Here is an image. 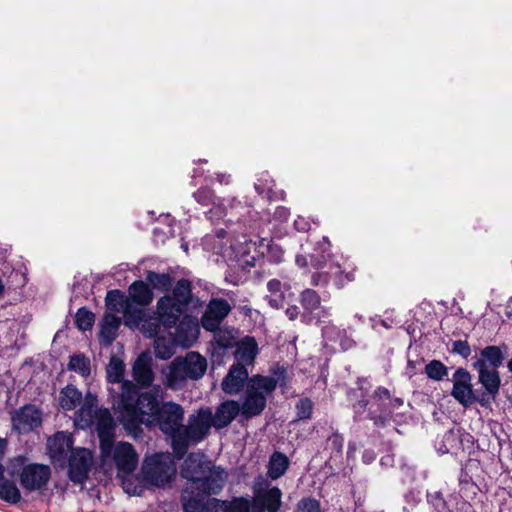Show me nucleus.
Wrapping results in <instances>:
<instances>
[{"mask_svg":"<svg viewBox=\"0 0 512 512\" xmlns=\"http://www.w3.org/2000/svg\"><path fill=\"white\" fill-rule=\"evenodd\" d=\"M82 393L74 386L64 387L59 394V405L63 410L71 411L83 403Z\"/></svg>","mask_w":512,"mask_h":512,"instance_id":"obj_32","label":"nucleus"},{"mask_svg":"<svg viewBox=\"0 0 512 512\" xmlns=\"http://www.w3.org/2000/svg\"><path fill=\"white\" fill-rule=\"evenodd\" d=\"M503 360V353L499 347L487 346L481 351L480 357L475 362H483L489 368L497 369L502 365Z\"/></svg>","mask_w":512,"mask_h":512,"instance_id":"obj_37","label":"nucleus"},{"mask_svg":"<svg viewBox=\"0 0 512 512\" xmlns=\"http://www.w3.org/2000/svg\"><path fill=\"white\" fill-rule=\"evenodd\" d=\"M151 366L152 359L146 353L139 355L133 365V377L142 387L150 386L154 380V374Z\"/></svg>","mask_w":512,"mask_h":512,"instance_id":"obj_28","label":"nucleus"},{"mask_svg":"<svg viewBox=\"0 0 512 512\" xmlns=\"http://www.w3.org/2000/svg\"><path fill=\"white\" fill-rule=\"evenodd\" d=\"M106 416L111 420V427H115L110 412L107 409H99L97 398L88 393L84 397L80 409L75 413L74 425L79 429H87L94 426L99 436L100 428H102Z\"/></svg>","mask_w":512,"mask_h":512,"instance_id":"obj_14","label":"nucleus"},{"mask_svg":"<svg viewBox=\"0 0 512 512\" xmlns=\"http://www.w3.org/2000/svg\"><path fill=\"white\" fill-rule=\"evenodd\" d=\"M285 314L289 320H295L299 315V309L297 306H290L286 309Z\"/></svg>","mask_w":512,"mask_h":512,"instance_id":"obj_54","label":"nucleus"},{"mask_svg":"<svg viewBox=\"0 0 512 512\" xmlns=\"http://www.w3.org/2000/svg\"><path fill=\"white\" fill-rule=\"evenodd\" d=\"M226 233L220 230L215 236H207L204 241L205 248L222 255L228 262L236 263L240 268L253 267L256 260L261 257L259 241H254L247 235L235 237L229 247L223 243Z\"/></svg>","mask_w":512,"mask_h":512,"instance_id":"obj_5","label":"nucleus"},{"mask_svg":"<svg viewBox=\"0 0 512 512\" xmlns=\"http://www.w3.org/2000/svg\"><path fill=\"white\" fill-rule=\"evenodd\" d=\"M259 238V250L262 252L261 257L266 256L271 262L279 263L283 259V249L275 244L271 239L266 237Z\"/></svg>","mask_w":512,"mask_h":512,"instance_id":"obj_36","label":"nucleus"},{"mask_svg":"<svg viewBox=\"0 0 512 512\" xmlns=\"http://www.w3.org/2000/svg\"><path fill=\"white\" fill-rule=\"evenodd\" d=\"M174 346L176 343H174L173 337L169 340L157 337L154 341L156 357L163 360L170 358L174 354Z\"/></svg>","mask_w":512,"mask_h":512,"instance_id":"obj_41","label":"nucleus"},{"mask_svg":"<svg viewBox=\"0 0 512 512\" xmlns=\"http://www.w3.org/2000/svg\"><path fill=\"white\" fill-rule=\"evenodd\" d=\"M181 476L188 481L185 490H188L191 495L197 493L202 495L218 494L227 480L226 471L212 465L201 453H191L185 459L181 468Z\"/></svg>","mask_w":512,"mask_h":512,"instance_id":"obj_3","label":"nucleus"},{"mask_svg":"<svg viewBox=\"0 0 512 512\" xmlns=\"http://www.w3.org/2000/svg\"><path fill=\"white\" fill-rule=\"evenodd\" d=\"M330 243L327 238H323L321 252L316 250L309 256L297 254L295 263L300 268L311 267L318 270L311 277V284L315 286H325L331 280L338 288H342L355 279V266L343 255L331 254L328 251Z\"/></svg>","mask_w":512,"mask_h":512,"instance_id":"obj_2","label":"nucleus"},{"mask_svg":"<svg viewBox=\"0 0 512 512\" xmlns=\"http://www.w3.org/2000/svg\"><path fill=\"white\" fill-rule=\"evenodd\" d=\"M194 197L203 206L212 204V208L207 212L211 221L224 219L229 216L227 221L232 222L234 218L240 219L244 217L242 211L244 206L235 198L216 199L213 192L209 188H201L194 193Z\"/></svg>","mask_w":512,"mask_h":512,"instance_id":"obj_12","label":"nucleus"},{"mask_svg":"<svg viewBox=\"0 0 512 512\" xmlns=\"http://www.w3.org/2000/svg\"><path fill=\"white\" fill-rule=\"evenodd\" d=\"M404 404L403 400L401 398H394L389 400V407L391 409H397L401 407Z\"/></svg>","mask_w":512,"mask_h":512,"instance_id":"obj_55","label":"nucleus"},{"mask_svg":"<svg viewBox=\"0 0 512 512\" xmlns=\"http://www.w3.org/2000/svg\"><path fill=\"white\" fill-rule=\"evenodd\" d=\"M131 385H126V392L120 400V407H124L126 412L120 418L127 430H135L140 423L149 427L158 426L160 430L169 435L172 439V447L175 452L176 435L180 433L184 411L179 404L166 402L159 407V398H162V388L153 387L152 390L144 392L137 397L134 403L131 394Z\"/></svg>","mask_w":512,"mask_h":512,"instance_id":"obj_1","label":"nucleus"},{"mask_svg":"<svg viewBox=\"0 0 512 512\" xmlns=\"http://www.w3.org/2000/svg\"><path fill=\"white\" fill-rule=\"evenodd\" d=\"M289 465V460L287 456L282 453L275 452L269 461L268 465V475L271 479L280 478L287 470Z\"/></svg>","mask_w":512,"mask_h":512,"instance_id":"obj_38","label":"nucleus"},{"mask_svg":"<svg viewBox=\"0 0 512 512\" xmlns=\"http://www.w3.org/2000/svg\"><path fill=\"white\" fill-rule=\"evenodd\" d=\"M230 310L231 307L226 300H211L201 320L203 328L207 331L217 330Z\"/></svg>","mask_w":512,"mask_h":512,"instance_id":"obj_21","label":"nucleus"},{"mask_svg":"<svg viewBox=\"0 0 512 512\" xmlns=\"http://www.w3.org/2000/svg\"><path fill=\"white\" fill-rule=\"evenodd\" d=\"M453 351L460 354L463 357H468L470 355V347L465 341H456L453 345Z\"/></svg>","mask_w":512,"mask_h":512,"instance_id":"obj_50","label":"nucleus"},{"mask_svg":"<svg viewBox=\"0 0 512 512\" xmlns=\"http://www.w3.org/2000/svg\"><path fill=\"white\" fill-rule=\"evenodd\" d=\"M157 318H153L148 312L147 316L150 319H153L158 325L156 333L152 336H156L159 329L160 324H162L165 328H172L179 321L182 316L185 308L175 302L170 296H163L157 301Z\"/></svg>","mask_w":512,"mask_h":512,"instance_id":"obj_17","label":"nucleus"},{"mask_svg":"<svg viewBox=\"0 0 512 512\" xmlns=\"http://www.w3.org/2000/svg\"><path fill=\"white\" fill-rule=\"evenodd\" d=\"M124 369L125 365L123 361L115 356L111 357L106 369L107 379L108 382L111 384L109 391L112 397L113 407L119 413L120 418L126 412L124 407H120V405H118L120 403V400L122 399V396H124L126 392V385L130 384L132 386L131 394L133 395L132 397L134 398V403L137 401V397L140 396L135 385L132 382L123 381Z\"/></svg>","mask_w":512,"mask_h":512,"instance_id":"obj_13","label":"nucleus"},{"mask_svg":"<svg viewBox=\"0 0 512 512\" xmlns=\"http://www.w3.org/2000/svg\"><path fill=\"white\" fill-rule=\"evenodd\" d=\"M425 372L430 379L440 381L447 375V368L440 361L433 360L426 365Z\"/></svg>","mask_w":512,"mask_h":512,"instance_id":"obj_44","label":"nucleus"},{"mask_svg":"<svg viewBox=\"0 0 512 512\" xmlns=\"http://www.w3.org/2000/svg\"><path fill=\"white\" fill-rule=\"evenodd\" d=\"M374 458L375 456L373 453L365 452V454L363 455V459L366 463L371 462L372 460H374Z\"/></svg>","mask_w":512,"mask_h":512,"instance_id":"obj_59","label":"nucleus"},{"mask_svg":"<svg viewBox=\"0 0 512 512\" xmlns=\"http://www.w3.org/2000/svg\"><path fill=\"white\" fill-rule=\"evenodd\" d=\"M94 321H95V316L91 311H89L85 308L78 309L76 316H75V324L79 330H81V331L90 330L94 324Z\"/></svg>","mask_w":512,"mask_h":512,"instance_id":"obj_43","label":"nucleus"},{"mask_svg":"<svg viewBox=\"0 0 512 512\" xmlns=\"http://www.w3.org/2000/svg\"><path fill=\"white\" fill-rule=\"evenodd\" d=\"M217 181L220 183V184H229L230 183V178L231 176L228 175V174H217Z\"/></svg>","mask_w":512,"mask_h":512,"instance_id":"obj_56","label":"nucleus"},{"mask_svg":"<svg viewBox=\"0 0 512 512\" xmlns=\"http://www.w3.org/2000/svg\"><path fill=\"white\" fill-rule=\"evenodd\" d=\"M68 368L82 377H87L90 374V361L84 355L76 354L71 356Z\"/></svg>","mask_w":512,"mask_h":512,"instance_id":"obj_42","label":"nucleus"},{"mask_svg":"<svg viewBox=\"0 0 512 512\" xmlns=\"http://www.w3.org/2000/svg\"><path fill=\"white\" fill-rule=\"evenodd\" d=\"M121 324V318L115 314L106 313L100 325L99 341L104 346L112 344Z\"/></svg>","mask_w":512,"mask_h":512,"instance_id":"obj_31","label":"nucleus"},{"mask_svg":"<svg viewBox=\"0 0 512 512\" xmlns=\"http://www.w3.org/2000/svg\"><path fill=\"white\" fill-rule=\"evenodd\" d=\"M366 406H367V402H366V401H364V400H362V401H359V402L354 406V408H355V411H356V412L360 413V412H362V411H364V410H365Z\"/></svg>","mask_w":512,"mask_h":512,"instance_id":"obj_58","label":"nucleus"},{"mask_svg":"<svg viewBox=\"0 0 512 512\" xmlns=\"http://www.w3.org/2000/svg\"><path fill=\"white\" fill-rule=\"evenodd\" d=\"M240 412V404L234 400L221 403L215 413H212L213 427L222 429L227 427Z\"/></svg>","mask_w":512,"mask_h":512,"instance_id":"obj_26","label":"nucleus"},{"mask_svg":"<svg viewBox=\"0 0 512 512\" xmlns=\"http://www.w3.org/2000/svg\"><path fill=\"white\" fill-rule=\"evenodd\" d=\"M213 427L212 410L209 407L200 408L189 416L188 424L176 435L175 454L182 458L191 444L201 442Z\"/></svg>","mask_w":512,"mask_h":512,"instance_id":"obj_9","label":"nucleus"},{"mask_svg":"<svg viewBox=\"0 0 512 512\" xmlns=\"http://www.w3.org/2000/svg\"><path fill=\"white\" fill-rule=\"evenodd\" d=\"M283 372L275 376L255 375L249 379L239 412L244 418L248 419L261 414L266 406L267 396L275 390Z\"/></svg>","mask_w":512,"mask_h":512,"instance_id":"obj_8","label":"nucleus"},{"mask_svg":"<svg viewBox=\"0 0 512 512\" xmlns=\"http://www.w3.org/2000/svg\"><path fill=\"white\" fill-rule=\"evenodd\" d=\"M313 410V403L308 398L300 399L296 404L297 420L310 419Z\"/></svg>","mask_w":512,"mask_h":512,"instance_id":"obj_46","label":"nucleus"},{"mask_svg":"<svg viewBox=\"0 0 512 512\" xmlns=\"http://www.w3.org/2000/svg\"><path fill=\"white\" fill-rule=\"evenodd\" d=\"M371 328L378 332L379 326L385 328V329H391L393 326V321H388L384 319H379L377 317L370 318Z\"/></svg>","mask_w":512,"mask_h":512,"instance_id":"obj_49","label":"nucleus"},{"mask_svg":"<svg viewBox=\"0 0 512 512\" xmlns=\"http://www.w3.org/2000/svg\"><path fill=\"white\" fill-rule=\"evenodd\" d=\"M73 439L72 435L67 432H57L47 441V448L53 463L63 465L67 453L72 451Z\"/></svg>","mask_w":512,"mask_h":512,"instance_id":"obj_23","label":"nucleus"},{"mask_svg":"<svg viewBox=\"0 0 512 512\" xmlns=\"http://www.w3.org/2000/svg\"><path fill=\"white\" fill-rule=\"evenodd\" d=\"M248 214H249V218H250L251 220L257 221V219H254V215H252V211H250V210H249V211H248Z\"/></svg>","mask_w":512,"mask_h":512,"instance_id":"obj_64","label":"nucleus"},{"mask_svg":"<svg viewBox=\"0 0 512 512\" xmlns=\"http://www.w3.org/2000/svg\"><path fill=\"white\" fill-rule=\"evenodd\" d=\"M200 332L198 319L189 315L182 318L173 335L176 345L188 348L198 339Z\"/></svg>","mask_w":512,"mask_h":512,"instance_id":"obj_20","label":"nucleus"},{"mask_svg":"<svg viewBox=\"0 0 512 512\" xmlns=\"http://www.w3.org/2000/svg\"><path fill=\"white\" fill-rule=\"evenodd\" d=\"M471 380L470 373L463 368H458L452 377L453 388L451 395L465 408L471 406L476 401Z\"/></svg>","mask_w":512,"mask_h":512,"instance_id":"obj_18","label":"nucleus"},{"mask_svg":"<svg viewBox=\"0 0 512 512\" xmlns=\"http://www.w3.org/2000/svg\"><path fill=\"white\" fill-rule=\"evenodd\" d=\"M328 445L339 452L343 446V439L339 435H333L328 439Z\"/></svg>","mask_w":512,"mask_h":512,"instance_id":"obj_52","label":"nucleus"},{"mask_svg":"<svg viewBox=\"0 0 512 512\" xmlns=\"http://www.w3.org/2000/svg\"><path fill=\"white\" fill-rule=\"evenodd\" d=\"M94 465L92 451L86 448H76L71 451L68 460V473L72 482L83 484Z\"/></svg>","mask_w":512,"mask_h":512,"instance_id":"obj_16","label":"nucleus"},{"mask_svg":"<svg viewBox=\"0 0 512 512\" xmlns=\"http://www.w3.org/2000/svg\"><path fill=\"white\" fill-rule=\"evenodd\" d=\"M374 398L378 401L390 400V393L386 388L379 387L374 392Z\"/></svg>","mask_w":512,"mask_h":512,"instance_id":"obj_53","label":"nucleus"},{"mask_svg":"<svg viewBox=\"0 0 512 512\" xmlns=\"http://www.w3.org/2000/svg\"><path fill=\"white\" fill-rule=\"evenodd\" d=\"M169 296L185 308L191 296L190 283L184 279L179 280L173 289L172 295Z\"/></svg>","mask_w":512,"mask_h":512,"instance_id":"obj_40","label":"nucleus"},{"mask_svg":"<svg viewBox=\"0 0 512 512\" xmlns=\"http://www.w3.org/2000/svg\"><path fill=\"white\" fill-rule=\"evenodd\" d=\"M147 281L153 287L158 289H167L170 286V278L165 274L149 272L147 275Z\"/></svg>","mask_w":512,"mask_h":512,"instance_id":"obj_47","label":"nucleus"},{"mask_svg":"<svg viewBox=\"0 0 512 512\" xmlns=\"http://www.w3.org/2000/svg\"><path fill=\"white\" fill-rule=\"evenodd\" d=\"M255 190L259 195H262L269 200L276 197V193L273 191L274 188V181L269 176L268 173H261L255 184H254Z\"/></svg>","mask_w":512,"mask_h":512,"instance_id":"obj_39","label":"nucleus"},{"mask_svg":"<svg viewBox=\"0 0 512 512\" xmlns=\"http://www.w3.org/2000/svg\"><path fill=\"white\" fill-rule=\"evenodd\" d=\"M282 492L268 480L259 477L253 484L252 512H278Z\"/></svg>","mask_w":512,"mask_h":512,"instance_id":"obj_15","label":"nucleus"},{"mask_svg":"<svg viewBox=\"0 0 512 512\" xmlns=\"http://www.w3.org/2000/svg\"><path fill=\"white\" fill-rule=\"evenodd\" d=\"M354 318L358 319V320H359V321H361V322H363V321H364L363 316H362V315H360V314H355V315H354Z\"/></svg>","mask_w":512,"mask_h":512,"instance_id":"obj_62","label":"nucleus"},{"mask_svg":"<svg viewBox=\"0 0 512 512\" xmlns=\"http://www.w3.org/2000/svg\"><path fill=\"white\" fill-rule=\"evenodd\" d=\"M6 470L12 477L19 476L21 486L28 491L40 490L50 478L48 466L28 464L27 459L22 456L12 459Z\"/></svg>","mask_w":512,"mask_h":512,"instance_id":"obj_11","label":"nucleus"},{"mask_svg":"<svg viewBox=\"0 0 512 512\" xmlns=\"http://www.w3.org/2000/svg\"><path fill=\"white\" fill-rule=\"evenodd\" d=\"M130 300L138 307L148 305L152 301V293L146 283L135 281L129 288Z\"/></svg>","mask_w":512,"mask_h":512,"instance_id":"obj_33","label":"nucleus"},{"mask_svg":"<svg viewBox=\"0 0 512 512\" xmlns=\"http://www.w3.org/2000/svg\"><path fill=\"white\" fill-rule=\"evenodd\" d=\"M218 342L220 343V345H222L223 347L227 348V347H230V346H233V342L232 341H226V342H222L220 340V335H218Z\"/></svg>","mask_w":512,"mask_h":512,"instance_id":"obj_60","label":"nucleus"},{"mask_svg":"<svg viewBox=\"0 0 512 512\" xmlns=\"http://www.w3.org/2000/svg\"><path fill=\"white\" fill-rule=\"evenodd\" d=\"M507 367H508V370L512 373V358L509 360Z\"/></svg>","mask_w":512,"mask_h":512,"instance_id":"obj_63","label":"nucleus"},{"mask_svg":"<svg viewBox=\"0 0 512 512\" xmlns=\"http://www.w3.org/2000/svg\"><path fill=\"white\" fill-rule=\"evenodd\" d=\"M300 303L307 314L320 320L331 316V309L322 307L318 293L312 289H305L300 294Z\"/></svg>","mask_w":512,"mask_h":512,"instance_id":"obj_25","label":"nucleus"},{"mask_svg":"<svg viewBox=\"0 0 512 512\" xmlns=\"http://www.w3.org/2000/svg\"><path fill=\"white\" fill-rule=\"evenodd\" d=\"M41 412L33 405H26L16 411L12 417L14 429L19 433H26L40 426Z\"/></svg>","mask_w":512,"mask_h":512,"instance_id":"obj_22","label":"nucleus"},{"mask_svg":"<svg viewBox=\"0 0 512 512\" xmlns=\"http://www.w3.org/2000/svg\"><path fill=\"white\" fill-rule=\"evenodd\" d=\"M322 335L324 339L331 342H339V346L342 350H347L354 345V341L346 336L344 330H339L333 324H328L323 327Z\"/></svg>","mask_w":512,"mask_h":512,"instance_id":"obj_34","label":"nucleus"},{"mask_svg":"<svg viewBox=\"0 0 512 512\" xmlns=\"http://www.w3.org/2000/svg\"><path fill=\"white\" fill-rule=\"evenodd\" d=\"M176 471V463L170 453H155L144 459L141 475L147 484L164 487L173 481Z\"/></svg>","mask_w":512,"mask_h":512,"instance_id":"obj_10","label":"nucleus"},{"mask_svg":"<svg viewBox=\"0 0 512 512\" xmlns=\"http://www.w3.org/2000/svg\"><path fill=\"white\" fill-rule=\"evenodd\" d=\"M206 370V358L197 352H188L183 357H176L169 366L162 369L163 382L171 389H180L187 380L201 379Z\"/></svg>","mask_w":512,"mask_h":512,"instance_id":"obj_7","label":"nucleus"},{"mask_svg":"<svg viewBox=\"0 0 512 512\" xmlns=\"http://www.w3.org/2000/svg\"><path fill=\"white\" fill-rule=\"evenodd\" d=\"M102 425L99 431L101 467L106 474H110L113 468L117 469L118 475L132 473L139 462L134 447L128 442H113L115 427H111L107 416Z\"/></svg>","mask_w":512,"mask_h":512,"instance_id":"obj_4","label":"nucleus"},{"mask_svg":"<svg viewBox=\"0 0 512 512\" xmlns=\"http://www.w3.org/2000/svg\"><path fill=\"white\" fill-rule=\"evenodd\" d=\"M294 228L299 232H305L310 228V223L306 218L298 216L294 220Z\"/></svg>","mask_w":512,"mask_h":512,"instance_id":"obj_51","label":"nucleus"},{"mask_svg":"<svg viewBox=\"0 0 512 512\" xmlns=\"http://www.w3.org/2000/svg\"><path fill=\"white\" fill-rule=\"evenodd\" d=\"M247 378L248 371L246 367L233 365L222 381V390L230 395L237 394L243 388L244 382Z\"/></svg>","mask_w":512,"mask_h":512,"instance_id":"obj_27","label":"nucleus"},{"mask_svg":"<svg viewBox=\"0 0 512 512\" xmlns=\"http://www.w3.org/2000/svg\"><path fill=\"white\" fill-rule=\"evenodd\" d=\"M268 295L266 299L272 308L280 309L286 301V292L282 289V284L277 279H272L267 283Z\"/></svg>","mask_w":512,"mask_h":512,"instance_id":"obj_35","label":"nucleus"},{"mask_svg":"<svg viewBox=\"0 0 512 512\" xmlns=\"http://www.w3.org/2000/svg\"><path fill=\"white\" fill-rule=\"evenodd\" d=\"M228 512H252V502L247 498H236L229 505L224 503L223 510Z\"/></svg>","mask_w":512,"mask_h":512,"instance_id":"obj_45","label":"nucleus"},{"mask_svg":"<svg viewBox=\"0 0 512 512\" xmlns=\"http://www.w3.org/2000/svg\"><path fill=\"white\" fill-rule=\"evenodd\" d=\"M294 512H320V505L315 499L304 498L297 504Z\"/></svg>","mask_w":512,"mask_h":512,"instance_id":"obj_48","label":"nucleus"},{"mask_svg":"<svg viewBox=\"0 0 512 512\" xmlns=\"http://www.w3.org/2000/svg\"><path fill=\"white\" fill-rule=\"evenodd\" d=\"M209 495L197 493L191 495L188 490H184L182 494L183 511L184 512H221L223 511L224 502L216 498H208Z\"/></svg>","mask_w":512,"mask_h":512,"instance_id":"obj_19","label":"nucleus"},{"mask_svg":"<svg viewBox=\"0 0 512 512\" xmlns=\"http://www.w3.org/2000/svg\"><path fill=\"white\" fill-rule=\"evenodd\" d=\"M474 368L478 372V378L481 385L492 398L498 394L500 389V377L496 369L489 368L483 362H474Z\"/></svg>","mask_w":512,"mask_h":512,"instance_id":"obj_24","label":"nucleus"},{"mask_svg":"<svg viewBox=\"0 0 512 512\" xmlns=\"http://www.w3.org/2000/svg\"><path fill=\"white\" fill-rule=\"evenodd\" d=\"M290 211L284 206H276L273 210L268 209L267 211L261 212L259 216V227L263 225H271L268 230L274 233H278L277 229L280 225L288 220Z\"/></svg>","mask_w":512,"mask_h":512,"instance_id":"obj_30","label":"nucleus"},{"mask_svg":"<svg viewBox=\"0 0 512 512\" xmlns=\"http://www.w3.org/2000/svg\"><path fill=\"white\" fill-rule=\"evenodd\" d=\"M107 313L123 314L124 324L130 328H137L146 336H153L158 325L153 319L148 318L147 310L144 307H138L123 293L118 290L109 291L106 295Z\"/></svg>","mask_w":512,"mask_h":512,"instance_id":"obj_6","label":"nucleus"},{"mask_svg":"<svg viewBox=\"0 0 512 512\" xmlns=\"http://www.w3.org/2000/svg\"><path fill=\"white\" fill-rule=\"evenodd\" d=\"M258 353V346L254 338L245 337L236 343V351L234 353L237 363L245 367L253 363Z\"/></svg>","mask_w":512,"mask_h":512,"instance_id":"obj_29","label":"nucleus"},{"mask_svg":"<svg viewBox=\"0 0 512 512\" xmlns=\"http://www.w3.org/2000/svg\"><path fill=\"white\" fill-rule=\"evenodd\" d=\"M4 289H5V285L2 282V280L0 279V295L3 293Z\"/></svg>","mask_w":512,"mask_h":512,"instance_id":"obj_61","label":"nucleus"},{"mask_svg":"<svg viewBox=\"0 0 512 512\" xmlns=\"http://www.w3.org/2000/svg\"><path fill=\"white\" fill-rule=\"evenodd\" d=\"M371 418L375 419V423H384L387 419L391 418L390 414L385 413L384 415H380L378 418L375 416H371Z\"/></svg>","mask_w":512,"mask_h":512,"instance_id":"obj_57","label":"nucleus"}]
</instances>
